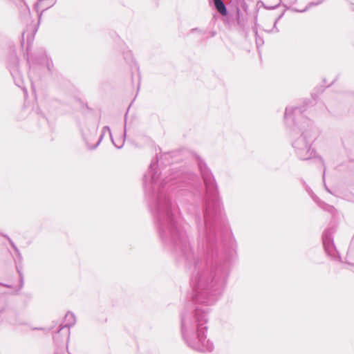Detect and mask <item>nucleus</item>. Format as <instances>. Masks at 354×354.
I'll use <instances>...</instances> for the list:
<instances>
[{"label": "nucleus", "mask_w": 354, "mask_h": 354, "mask_svg": "<svg viewBox=\"0 0 354 354\" xmlns=\"http://www.w3.org/2000/svg\"><path fill=\"white\" fill-rule=\"evenodd\" d=\"M55 3V0H40L37 4V7L38 9L42 8L45 10L53 6Z\"/></svg>", "instance_id": "1"}, {"label": "nucleus", "mask_w": 354, "mask_h": 354, "mask_svg": "<svg viewBox=\"0 0 354 354\" xmlns=\"http://www.w3.org/2000/svg\"><path fill=\"white\" fill-rule=\"evenodd\" d=\"M215 7L216 8L217 10L222 15H226L227 14V9L223 3V2L221 0H214Z\"/></svg>", "instance_id": "2"}, {"label": "nucleus", "mask_w": 354, "mask_h": 354, "mask_svg": "<svg viewBox=\"0 0 354 354\" xmlns=\"http://www.w3.org/2000/svg\"><path fill=\"white\" fill-rule=\"evenodd\" d=\"M37 64L42 66H49L51 64V62L46 55H43L41 60L38 62Z\"/></svg>", "instance_id": "3"}, {"label": "nucleus", "mask_w": 354, "mask_h": 354, "mask_svg": "<svg viewBox=\"0 0 354 354\" xmlns=\"http://www.w3.org/2000/svg\"><path fill=\"white\" fill-rule=\"evenodd\" d=\"M307 8H306L304 9L303 10H301V12H304V11H306V10H307Z\"/></svg>", "instance_id": "4"}]
</instances>
